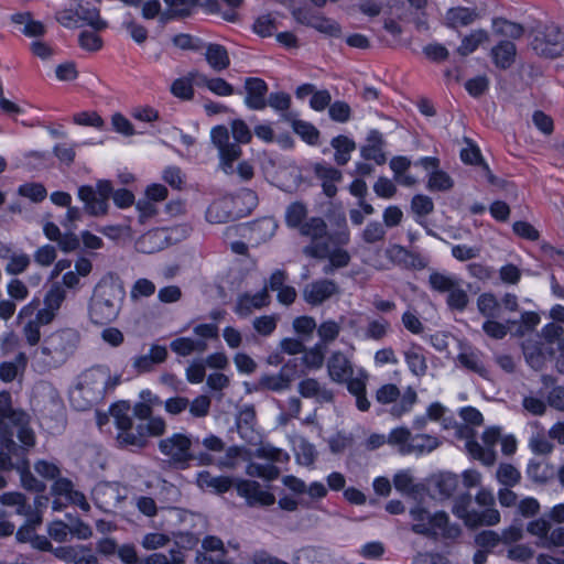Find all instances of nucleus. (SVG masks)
<instances>
[{
	"label": "nucleus",
	"instance_id": "obj_1",
	"mask_svg": "<svg viewBox=\"0 0 564 564\" xmlns=\"http://www.w3.org/2000/svg\"><path fill=\"white\" fill-rule=\"evenodd\" d=\"M124 296V286L119 276L109 274L101 279L90 299V321L98 325L113 322L119 315Z\"/></svg>",
	"mask_w": 564,
	"mask_h": 564
},
{
	"label": "nucleus",
	"instance_id": "obj_2",
	"mask_svg": "<svg viewBox=\"0 0 564 564\" xmlns=\"http://www.w3.org/2000/svg\"><path fill=\"white\" fill-rule=\"evenodd\" d=\"M79 335L72 328L62 329L47 336L34 358L41 371H48L64 365L75 352Z\"/></svg>",
	"mask_w": 564,
	"mask_h": 564
},
{
	"label": "nucleus",
	"instance_id": "obj_3",
	"mask_svg": "<svg viewBox=\"0 0 564 564\" xmlns=\"http://www.w3.org/2000/svg\"><path fill=\"white\" fill-rule=\"evenodd\" d=\"M213 144L218 150L219 167L227 174L232 175L235 172L241 181H250L254 175V169L248 161H241L237 167L234 163L241 156L242 151L239 144L230 142L229 130L225 126H216L210 131Z\"/></svg>",
	"mask_w": 564,
	"mask_h": 564
},
{
	"label": "nucleus",
	"instance_id": "obj_4",
	"mask_svg": "<svg viewBox=\"0 0 564 564\" xmlns=\"http://www.w3.org/2000/svg\"><path fill=\"white\" fill-rule=\"evenodd\" d=\"M337 225L340 230L328 235L325 220L321 217H311L297 230L301 236L310 238L311 243H328V241H332L334 245H347L349 242V231L344 214L338 216Z\"/></svg>",
	"mask_w": 564,
	"mask_h": 564
},
{
	"label": "nucleus",
	"instance_id": "obj_5",
	"mask_svg": "<svg viewBox=\"0 0 564 564\" xmlns=\"http://www.w3.org/2000/svg\"><path fill=\"white\" fill-rule=\"evenodd\" d=\"M388 443L399 447L402 455L431 453L440 446L437 437L429 434L412 435L409 429L398 427L390 432Z\"/></svg>",
	"mask_w": 564,
	"mask_h": 564
},
{
	"label": "nucleus",
	"instance_id": "obj_6",
	"mask_svg": "<svg viewBox=\"0 0 564 564\" xmlns=\"http://www.w3.org/2000/svg\"><path fill=\"white\" fill-rule=\"evenodd\" d=\"M113 187L109 181H99L96 188L90 185H83L78 188V197L85 204V212L94 217L108 214V200L113 196Z\"/></svg>",
	"mask_w": 564,
	"mask_h": 564
},
{
	"label": "nucleus",
	"instance_id": "obj_7",
	"mask_svg": "<svg viewBox=\"0 0 564 564\" xmlns=\"http://www.w3.org/2000/svg\"><path fill=\"white\" fill-rule=\"evenodd\" d=\"M191 447L192 440L182 433H174L159 442L160 452L167 456L173 465L181 468H186L189 462L194 460Z\"/></svg>",
	"mask_w": 564,
	"mask_h": 564
},
{
	"label": "nucleus",
	"instance_id": "obj_8",
	"mask_svg": "<svg viewBox=\"0 0 564 564\" xmlns=\"http://www.w3.org/2000/svg\"><path fill=\"white\" fill-rule=\"evenodd\" d=\"M430 523L431 525L414 523L411 530L416 534L444 540H456L462 533L459 525L449 523L448 514L444 511L433 514Z\"/></svg>",
	"mask_w": 564,
	"mask_h": 564
},
{
	"label": "nucleus",
	"instance_id": "obj_9",
	"mask_svg": "<svg viewBox=\"0 0 564 564\" xmlns=\"http://www.w3.org/2000/svg\"><path fill=\"white\" fill-rule=\"evenodd\" d=\"M175 538L178 549L170 550L169 554L153 553L145 557V564H185V555L181 549H194L199 542V538L192 532H178Z\"/></svg>",
	"mask_w": 564,
	"mask_h": 564
},
{
	"label": "nucleus",
	"instance_id": "obj_10",
	"mask_svg": "<svg viewBox=\"0 0 564 564\" xmlns=\"http://www.w3.org/2000/svg\"><path fill=\"white\" fill-rule=\"evenodd\" d=\"M532 48L544 57L562 56L564 54V33L557 26H546L541 35L534 37Z\"/></svg>",
	"mask_w": 564,
	"mask_h": 564
},
{
	"label": "nucleus",
	"instance_id": "obj_11",
	"mask_svg": "<svg viewBox=\"0 0 564 564\" xmlns=\"http://www.w3.org/2000/svg\"><path fill=\"white\" fill-rule=\"evenodd\" d=\"M294 368L291 364H285L275 375H262L256 386L257 391L282 392L289 390L294 380Z\"/></svg>",
	"mask_w": 564,
	"mask_h": 564
},
{
	"label": "nucleus",
	"instance_id": "obj_12",
	"mask_svg": "<svg viewBox=\"0 0 564 564\" xmlns=\"http://www.w3.org/2000/svg\"><path fill=\"white\" fill-rule=\"evenodd\" d=\"M482 15L477 7H453L445 12L442 23L448 29L457 30L474 24Z\"/></svg>",
	"mask_w": 564,
	"mask_h": 564
},
{
	"label": "nucleus",
	"instance_id": "obj_13",
	"mask_svg": "<svg viewBox=\"0 0 564 564\" xmlns=\"http://www.w3.org/2000/svg\"><path fill=\"white\" fill-rule=\"evenodd\" d=\"M303 253L315 259L328 258L337 269L345 268L350 262V254L348 251L344 249L330 250L329 243H310L304 247Z\"/></svg>",
	"mask_w": 564,
	"mask_h": 564
},
{
	"label": "nucleus",
	"instance_id": "obj_14",
	"mask_svg": "<svg viewBox=\"0 0 564 564\" xmlns=\"http://www.w3.org/2000/svg\"><path fill=\"white\" fill-rule=\"evenodd\" d=\"M237 492L240 497L246 498L249 506H271L275 498L272 494L261 489L259 482L253 480H239L236 484Z\"/></svg>",
	"mask_w": 564,
	"mask_h": 564
},
{
	"label": "nucleus",
	"instance_id": "obj_15",
	"mask_svg": "<svg viewBox=\"0 0 564 564\" xmlns=\"http://www.w3.org/2000/svg\"><path fill=\"white\" fill-rule=\"evenodd\" d=\"M326 366L329 379L339 384H344L354 375L352 362L339 350L332 352Z\"/></svg>",
	"mask_w": 564,
	"mask_h": 564
},
{
	"label": "nucleus",
	"instance_id": "obj_16",
	"mask_svg": "<svg viewBox=\"0 0 564 564\" xmlns=\"http://www.w3.org/2000/svg\"><path fill=\"white\" fill-rule=\"evenodd\" d=\"M338 293L337 284L332 280H318L303 289V297L311 305H319Z\"/></svg>",
	"mask_w": 564,
	"mask_h": 564
},
{
	"label": "nucleus",
	"instance_id": "obj_17",
	"mask_svg": "<svg viewBox=\"0 0 564 564\" xmlns=\"http://www.w3.org/2000/svg\"><path fill=\"white\" fill-rule=\"evenodd\" d=\"M247 93L245 104L249 109L262 110L267 107L265 95L268 93L267 83L257 77H249L245 80Z\"/></svg>",
	"mask_w": 564,
	"mask_h": 564
},
{
	"label": "nucleus",
	"instance_id": "obj_18",
	"mask_svg": "<svg viewBox=\"0 0 564 564\" xmlns=\"http://www.w3.org/2000/svg\"><path fill=\"white\" fill-rule=\"evenodd\" d=\"M387 256L394 263L406 269L423 270L427 267V260L420 253L410 251L400 245H393L387 250Z\"/></svg>",
	"mask_w": 564,
	"mask_h": 564
},
{
	"label": "nucleus",
	"instance_id": "obj_19",
	"mask_svg": "<svg viewBox=\"0 0 564 564\" xmlns=\"http://www.w3.org/2000/svg\"><path fill=\"white\" fill-rule=\"evenodd\" d=\"M72 4L78 23L82 22L94 31H102L108 26L107 22L100 18L99 9L96 7L84 3L82 0H73Z\"/></svg>",
	"mask_w": 564,
	"mask_h": 564
},
{
	"label": "nucleus",
	"instance_id": "obj_20",
	"mask_svg": "<svg viewBox=\"0 0 564 564\" xmlns=\"http://www.w3.org/2000/svg\"><path fill=\"white\" fill-rule=\"evenodd\" d=\"M167 358V349L165 346L152 345L149 354L134 357L132 368L135 373H144L152 371L154 367L162 364Z\"/></svg>",
	"mask_w": 564,
	"mask_h": 564
},
{
	"label": "nucleus",
	"instance_id": "obj_21",
	"mask_svg": "<svg viewBox=\"0 0 564 564\" xmlns=\"http://www.w3.org/2000/svg\"><path fill=\"white\" fill-rule=\"evenodd\" d=\"M23 422V412L12 408L11 394L0 392V436L10 431V424L19 425Z\"/></svg>",
	"mask_w": 564,
	"mask_h": 564
},
{
	"label": "nucleus",
	"instance_id": "obj_22",
	"mask_svg": "<svg viewBox=\"0 0 564 564\" xmlns=\"http://www.w3.org/2000/svg\"><path fill=\"white\" fill-rule=\"evenodd\" d=\"M256 420V411L253 405L243 406L236 420V426L238 433L242 440H245L249 444L257 443L259 435L253 429V423Z\"/></svg>",
	"mask_w": 564,
	"mask_h": 564
},
{
	"label": "nucleus",
	"instance_id": "obj_23",
	"mask_svg": "<svg viewBox=\"0 0 564 564\" xmlns=\"http://www.w3.org/2000/svg\"><path fill=\"white\" fill-rule=\"evenodd\" d=\"M369 375L366 370L360 369L358 372V377H350L344 383L347 386V390L350 394L356 398V405L359 411L366 412L370 409V401L366 395V387Z\"/></svg>",
	"mask_w": 564,
	"mask_h": 564
},
{
	"label": "nucleus",
	"instance_id": "obj_24",
	"mask_svg": "<svg viewBox=\"0 0 564 564\" xmlns=\"http://www.w3.org/2000/svg\"><path fill=\"white\" fill-rule=\"evenodd\" d=\"M166 10L161 17V25H165L172 20L185 19L192 14V9L197 7V0H163Z\"/></svg>",
	"mask_w": 564,
	"mask_h": 564
},
{
	"label": "nucleus",
	"instance_id": "obj_25",
	"mask_svg": "<svg viewBox=\"0 0 564 564\" xmlns=\"http://www.w3.org/2000/svg\"><path fill=\"white\" fill-rule=\"evenodd\" d=\"M517 46L512 41L503 40L495 45L490 51V56L496 67L508 69L516 61Z\"/></svg>",
	"mask_w": 564,
	"mask_h": 564
},
{
	"label": "nucleus",
	"instance_id": "obj_26",
	"mask_svg": "<svg viewBox=\"0 0 564 564\" xmlns=\"http://www.w3.org/2000/svg\"><path fill=\"white\" fill-rule=\"evenodd\" d=\"M270 303V295L268 288L264 286L260 292L254 295L242 294L237 302L236 313L240 316H247L251 314L253 308H262L268 306Z\"/></svg>",
	"mask_w": 564,
	"mask_h": 564
},
{
	"label": "nucleus",
	"instance_id": "obj_27",
	"mask_svg": "<svg viewBox=\"0 0 564 564\" xmlns=\"http://www.w3.org/2000/svg\"><path fill=\"white\" fill-rule=\"evenodd\" d=\"M282 120L290 122L293 131L299 134L308 144H317L319 131L310 122L297 119L294 112L282 113Z\"/></svg>",
	"mask_w": 564,
	"mask_h": 564
},
{
	"label": "nucleus",
	"instance_id": "obj_28",
	"mask_svg": "<svg viewBox=\"0 0 564 564\" xmlns=\"http://www.w3.org/2000/svg\"><path fill=\"white\" fill-rule=\"evenodd\" d=\"M12 23L22 25L21 32L28 37H39L46 33L45 25L34 20L33 13L30 11L17 12L10 17Z\"/></svg>",
	"mask_w": 564,
	"mask_h": 564
},
{
	"label": "nucleus",
	"instance_id": "obj_29",
	"mask_svg": "<svg viewBox=\"0 0 564 564\" xmlns=\"http://www.w3.org/2000/svg\"><path fill=\"white\" fill-rule=\"evenodd\" d=\"M299 393L303 398H313L318 402H333L334 393L322 387L321 383L314 378H307L299 383Z\"/></svg>",
	"mask_w": 564,
	"mask_h": 564
},
{
	"label": "nucleus",
	"instance_id": "obj_30",
	"mask_svg": "<svg viewBox=\"0 0 564 564\" xmlns=\"http://www.w3.org/2000/svg\"><path fill=\"white\" fill-rule=\"evenodd\" d=\"M489 33L484 29L473 30L470 33L462 37L460 45L456 48V53L466 57L474 53L480 45L489 42Z\"/></svg>",
	"mask_w": 564,
	"mask_h": 564
},
{
	"label": "nucleus",
	"instance_id": "obj_31",
	"mask_svg": "<svg viewBox=\"0 0 564 564\" xmlns=\"http://www.w3.org/2000/svg\"><path fill=\"white\" fill-rule=\"evenodd\" d=\"M93 497L95 503L104 510L121 499L117 486L109 482L98 484L93 491Z\"/></svg>",
	"mask_w": 564,
	"mask_h": 564
},
{
	"label": "nucleus",
	"instance_id": "obj_32",
	"mask_svg": "<svg viewBox=\"0 0 564 564\" xmlns=\"http://www.w3.org/2000/svg\"><path fill=\"white\" fill-rule=\"evenodd\" d=\"M197 485L203 489H212L217 494H223L232 487L234 481L230 477L213 476L209 471L204 470L197 476Z\"/></svg>",
	"mask_w": 564,
	"mask_h": 564
},
{
	"label": "nucleus",
	"instance_id": "obj_33",
	"mask_svg": "<svg viewBox=\"0 0 564 564\" xmlns=\"http://www.w3.org/2000/svg\"><path fill=\"white\" fill-rule=\"evenodd\" d=\"M205 58L216 72H221L230 65L229 54L226 47L220 44L209 43L206 46Z\"/></svg>",
	"mask_w": 564,
	"mask_h": 564
},
{
	"label": "nucleus",
	"instance_id": "obj_34",
	"mask_svg": "<svg viewBox=\"0 0 564 564\" xmlns=\"http://www.w3.org/2000/svg\"><path fill=\"white\" fill-rule=\"evenodd\" d=\"M431 484L442 499L449 498L458 487V477L452 473L433 476Z\"/></svg>",
	"mask_w": 564,
	"mask_h": 564
},
{
	"label": "nucleus",
	"instance_id": "obj_35",
	"mask_svg": "<svg viewBox=\"0 0 564 564\" xmlns=\"http://www.w3.org/2000/svg\"><path fill=\"white\" fill-rule=\"evenodd\" d=\"M335 149V162L345 165L350 159V153L356 149V143L346 135H337L330 141Z\"/></svg>",
	"mask_w": 564,
	"mask_h": 564
},
{
	"label": "nucleus",
	"instance_id": "obj_36",
	"mask_svg": "<svg viewBox=\"0 0 564 564\" xmlns=\"http://www.w3.org/2000/svg\"><path fill=\"white\" fill-rule=\"evenodd\" d=\"M19 449V446L13 441V432L9 431L0 436V468L11 469L13 463L11 460L12 454Z\"/></svg>",
	"mask_w": 564,
	"mask_h": 564
},
{
	"label": "nucleus",
	"instance_id": "obj_37",
	"mask_svg": "<svg viewBox=\"0 0 564 564\" xmlns=\"http://www.w3.org/2000/svg\"><path fill=\"white\" fill-rule=\"evenodd\" d=\"M492 29L496 34L512 40L520 39L524 33V29L521 24L510 22L503 18H495L492 20Z\"/></svg>",
	"mask_w": 564,
	"mask_h": 564
},
{
	"label": "nucleus",
	"instance_id": "obj_38",
	"mask_svg": "<svg viewBox=\"0 0 564 564\" xmlns=\"http://www.w3.org/2000/svg\"><path fill=\"white\" fill-rule=\"evenodd\" d=\"M479 313L487 318L500 316V303L492 293H482L477 299Z\"/></svg>",
	"mask_w": 564,
	"mask_h": 564
},
{
	"label": "nucleus",
	"instance_id": "obj_39",
	"mask_svg": "<svg viewBox=\"0 0 564 564\" xmlns=\"http://www.w3.org/2000/svg\"><path fill=\"white\" fill-rule=\"evenodd\" d=\"M405 361L409 366V369L415 376H424L427 370V365L425 357L421 352V348L417 346H413L411 349L404 352Z\"/></svg>",
	"mask_w": 564,
	"mask_h": 564
},
{
	"label": "nucleus",
	"instance_id": "obj_40",
	"mask_svg": "<svg viewBox=\"0 0 564 564\" xmlns=\"http://www.w3.org/2000/svg\"><path fill=\"white\" fill-rule=\"evenodd\" d=\"M130 404L127 401H121L110 408L115 423L119 430H127L132 427V417L130 416Z\"/></svg>",
	"mask_w": 564,
	"mask_h": 564
},
{
	"label": "nucleus",
	"instance_id": "obj_41",
	"mask_svg": "<svg viewBox=\"0 0 564 564\" xmlns=\"http://www.w3.org/2000/svg\"><path fill=\"white\" fill-rule=\"evenodd\" d=\"M307 208L301 202L292 203L285 212V223L290 228L299 229L306 220Z\"/></svg>",
	"mask_w": 564,
	"mask_h": 564
},
{
	"label": "nucleus",
	"instance_id": "obj_42",
	"mask_svg": "<svg viewBox=\"0 0 564 564\" xmlns=\"http://www.w3.org/2000/svg\"><path fill=\"white\" fill-rule=\"evenodd\" d=\"M528 477L538 484H545L553 477V468L542 462L531 460L527 468Z\"/></svg>",
	"mask_w": 564,
	"mask_h": 564
},
{
	"label": "nucleus",
	"instance_id": "obj_43",
	"mask_svg": "<svg viewBox=\"0 0 564 564\" xmlns=\"http://www.w3.org/2000/svg\"><path fill=\"white\" fill-rule=\"evenodd\" d=\"M311 28L332 37L341 36V28L339 23L322 14L316 15V18L311 23Z\"/></svg>",
	"mask_w": 564,
	"mask_h": 564
},
{
	"label": "nucleus",
	"instance_id": "obj_44",
	"mask_svg": "<svg viewBox=\"0 0 564 564\" xmlns=\"http://www.w3.org/2000/svg\"><path fill=\"white\" fill-rule=\"evenodd\" d=\"M117 441L121 447L133 446L142 448L147 445L144 434L142 431H138V427L135 429V432L132 430V427L120 430L117 436Z\"/></svg>",
	"mask_w": 564,
	"mask_h": 564
},
{
	"label": "nucleus",
	"instance_id": "obj_45",
	"mask_svg": "<svg viewBox=\"0 0 564 564\" xmlns=\"http://www.w3.org/2000/svg\"><path fill=\"white\" fill-rule=\"evenodd\" d=\"M1 503L8 507H14L15 513L24 516L30 512L32 505L28 503L26 497L21 492H4L1 495Z\"/></svg>",
	"mask_w": 564,
	"mask_h": 564
},
{
	"label": "nucleus",
	"instance_id": "obj_46",
	"mask_svg": "<svg viewBox=\"0 0 564 564\" xmlns=\"http://www.w3.org/2000/svg\"><path fill=\"white\" fill-rule=\"evenodd\" d=\"M466 448L473 458L480 460L487 466L494 465L496 460V453L491 448H484L477 441L468 440Z\"/></svg>",
	"mask_w": 564,
	"mask_h": 564
},
{
	"label": "nucleus",
	"instance_id": "obj_47",
	"mask_svg": "<svg viewBox=\"0 0 564 564\" xmlns=\"http://www.w3.org/2000/svg\"><path fill=\"white\" fill-rule=\"evenodd\" d=\"M496 476L498 481L506 487H513L518 485L521 479L520 471L511 464H500Z\"/></svg>",
	"mask_w": 564,
	"mask_h": 564
},
{
	"label": "nucleus",
	"instance_id": "obj_48",
	"mask_svg": "<svg viewBox=\"0 0 564 564\" xmlns=\"http://www.w3.org/2000/svg\"><path fill=\"white\" fill-rule=\"evenodd\" d=\"M454 186L453 178L444 171H433L430 173L427 188L430 191L446 192Z\"/></svg>",
	"mask_w": 564,
	"mask_h": 564
},
{
	"label": "nucleus",
	"instance_id": "obj_49",
	"mask_svg": "<svg viewBox=\"0 0 564 564\" xmlns=\"http://www.w3.org/2000/svg\"><path fill=\"white\" fill-rule=\"evenodd\" d=\"M340 325L339 323L335 321H325L323 322L317 328V335L321 338V341L318 344H323L324 347L330 343H333L340 333Z\"/></svg>",
	"mask_w": 564,
	"mask_h": 564
},
{
	"label": "nucleus",
	"instance_id": "obj_50",
	"mask_svg": "<svg viewBox=\"0 0 564 564\" xmlns=\"http://www.w3.org/2000/svg\"><path fill=\"white\" fill-rule=\"evenodd\" d=\"M247 474L250 477H259L267 480H273L278 478L280 470L278 467H275L272 464H258V463H250L247 466Z\"/></svg>",
	"mask_w": 564,
	"mask_h": 564
},
{
	"label": "nucleus",
	"instance_id": "obj_51",
	"mask_svg": "<svg viewBox=\"0 0 564 564\" xmlns=\"http://www.w3.org/2000/svg\"><path fill=\"white\" fill-rule=\"evenodd\" d=\"M384 225L379 221H370L362 230L361 238L368 245L381 242L386 238Z\"/></svg>",
	"mask_w": 564,
	"mask_h": 564
},
{
	"label": "nucleus",
	"instance_id": "obj_52",
	"mask_svg": "<svg viewBox=\"0 0 564 564\" xmlns=\"http://www.w3.org/2000/svg\"><path fill=\"white\" fill-rule=\"evenodd\" d=\"M499 521V511L492 508H488L482 512L473 511L471 518H469V527L495 525Z\"/></svg>",
	"mask_w": 564,
	"mask_h": 564
},
{
	"label": "nucleus",
	"instance_id": "obj_53",
	"mask_svg": "<svg viewBox=\"0 0 564 564\" xmlns=\"http://www.w3.org/2000/svg\"><path fill=\"white\" fill-rule=\"evenodd\" d=\"M171 93L180 99L191 100L194 97V88L193 83L187 74V76L177 78L172 83Z\"/></svg>",
	"mask_w": 564,
	"mask_h": 564
},
{
	"label": "nucleus",
	"instance_id": "obj_54",
	"mask_svg": "<svg viewBox=\"0 0 564 564\" xmlns=\"http://www.w3.org/2000/svg\"><path fill=\"white\" fill-rule=\"evenodd\" d=\"M325 350L323 344H316L311 349L306 350L303 357V362L308 369H319L325 360Z\"/></svg>",
	"mask_w": 564,
	"mask_h": 564
},
{
	"label": "nucleus",
	"instance_id": "obj_55",
	"mask_svg": "<svg viewBox=\"0 0 564 564\" xmlns=\"http://www.w3.org/2000/svg\"><path fill=\"white\" fill-rule=\"evenodd\" d=\"M429 282L431 288L440 293H448L458 284L457 280L440 272L431 273Z\"/></svg>",
	"mask_w": 564,
	"mask_h": 564
},
{
	"label": "nucleus",
	"instance_id": "obj_56",
	"mask_svg": "<svg viewBox=\"0 0 564 564\" xmlns=\"http://www.w3.org/2000/svg\"><path fill=\"white\" fill-rule=\"evenodd\" d=\"M446 303L448 307L454 311L462 312L467 307L469 297L467 292L460 288L459 283L448 292Z\"/></svg>",
	"mask_w": 564,
	"mask_h": 564
},
{
	"label": "nucleus",
	"instance_id": "obj_57",
	"mask_svg": "<svg viewBox=\"0 0 564 564\" xmlns=\"http://www.w3.org/2000/svg\"><path fill=\"white\" fill-rule=\"evenodd\" d=\"M458 361L462 364L463 367L466 369L478 373L481 377L487 376V370L484 366V364L480 360V357L478 354L475 352H462L458 355Z\"/></svg>",
	"mask_w": 564,
	"mask_h": 564
},
{
	"label": "nucleus",
	"instance_id": "obj_58",
	"mask_svg": "<svg viewBox=\"0 0 564 564\" xmlns=\"http://www.w3.org/2000/svg\"><path fill=\"white\" fill-rule=\"evenodd\" d=\"M254 456L258 458H264L278 463L288 462L290 458L289 454L270 444H264L257 448L254 452Z\"/></svg>",
	"mask_w": 564,
	"mask_h": 564
},
{
	"label": "nucleus",
	"instance_id": "obj_59",
	"mask_svg": "<svg viewBox=\"0 0 564 564\" xmlns=\"http://www.w3.org/2000/svg\"><path fill=\"white\" fill-rule=\"evenodd\" d=\"M97 32L98 31H83L78 36L79 46L87 52L99 51L104 42Z\"/></svg>",
	"mask_w": 564,
	"mask_h": 564
},
{
	"label": "nucleus",
	"instance_id": "obj_60",
	"mask_svg": "<svg viewBox=\"0 0 564 564\" xmlns=\"http://www.w3.org/2000/svg\"><path fill=\"white\" fill-rule=\"evenodd\" d=\"M471 505V495L466 492L459 495L454 502L453 513L465 520V523L469 525V518H471L473 511H469L468 508Z\"/></svg>",
	"mask_w": 564,
	"mask_h": 564
},
{
	"label": "nucleus",
	"instance_id": "obj_61",
	"mask_svg": "<svg viewBox=\"0 0 564 564\" xmlns=\"http://www.w3.org/2000/svg\"><path fill=\"white\" fill-rule=\"evenodd\" d=\"M18 193L35 203L42 202L47 195L46 188L40 183L23 184L19 187Z\"/></svg>",
	"mask_w": 564,
	"mask_h": 564
},
{
	"label": "nucleus",
	"instance_id": "obj_62",
	"mask_svg": "<svg viewBox=\"0 0 564 564\" xmlns=\"http://www.w3.org/2000/svg\"><path fill=\"white\" fill-rule=\"evenodd\" d=\"M401 397L400 389L393 383L381 386L376 392V400L380 404H390Z\"/></svg>",
	"mask_w": 564,
	"mask_h": 564
},
{
	"label": "nucleus",
	"instance_id": "obj_63",
	"mask_svg": "<svg viewBox=\"0 0 564 564\" xmlns=\"http://www.w3.org/2000/svg\"><path fill=\"white\" fill-rule=\"evenodd\" d=\"M276 29V21L271 14L261 15L253 23V31L263 37L271 36Z\"/></svg>",
	"mask_w": 564,
	"mask_h": 564
},
{
	"label": "nucleus",
	"instance_id": "obj_64",
	"mask_svg": "<svg viewBox=\"0 0 564 564\" xmlns=\"http://www.w3.org/2000/svg\"><path fill=\"white\" fill-rule=\"evenodd\" d=\"M206 218L209 223L223 224L231 218V214L225 209L224 203L215 202L208 207Z\"/></svg>",
	"mask_w": 564,
	"mask_h": 564
}]
</instances>
